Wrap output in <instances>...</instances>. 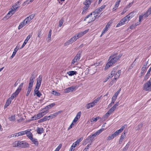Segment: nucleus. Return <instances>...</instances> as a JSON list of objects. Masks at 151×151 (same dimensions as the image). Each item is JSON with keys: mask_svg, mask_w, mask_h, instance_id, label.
<instances>
[{"mask_svg": "<svg viewBox=\"0 0 151 151\" xmlns=\"http://www.w3.org/2000/svg\"><path fill=\"white\" fill-rule=\"evenodd\" d=\"M109 62L106 64L105 67L104 69L105 70L108 69L110 66L114 64L118 60L114 55H112L109 57Z\"/></svg>", "mask_w": 151, "mask_h": 151, "instance_id": "f257e3e1", "label": "nucleus"}, {"mask_svg": "<svg viewBox=\"0 0 151 151\" xmlns=\"http://www.w3.org/2000/svg\"><path fill=\"white\" fill-rule=\"evenodd\" d=\"M19 3V1H18L14 5H13L12 6V7H13V9H12L11 11H9L8 14H6V15L4 17V19H8L14 13V12H13L15 10L19 7V5L17 4V3Z\"/></svg>", "mask_w": 151, "mask_h": 151, "instance_id": "f03ea898", "label": "nucleus"}, {"mask_svg": "<svg viewBox=\"0 0 151 151\" xmlns=\"http://www.w3.org/2000/svg\"><path fill=\"white\" fill-rule=\"evenodd\" d=\"M94 0H85V1L83 3L84 6L83 9L82 13V14H84L86 12L87 9L90 6L91 3Z\"/></svg>", "mask_w": 151, "mask_h": 151, "instance_id": "7ed1b4c3", "label": "nucleus"}, {"mask_svg": "<svg viewBox=\"0 0 151 151\" xmlns=\"http://www.w3.org/2000/svg\"><path fill=\"white\" fill-rule=\"evenodd\" d=\"M16 146L21 148H26L29 146L27 143L24 142V141H16L15 142Z\"/></svg>", "mask_w": 151, "mask_h": 151, "instance_id": "20e7f679", "label": "nucleus"}, {"mask_svg": "<svg viewBox=\"0 0 151 151\" xmlns=\"http://www.w3.org/2000/svg\"><path fill=\"white\" fill-rule=\"evenodd\" d=\"M143 89L146 91H151V82L147 81L143 86Z\"/></svg>", "mask_w": 151, "mask_h": 151, "instance_id": "39448f33", "label": "nucleus"}, {"mask_svg": "<svg viewBox=\"0 0 151 151\" xmlns=\"http://www.w3.org/2000/svg\"><path fill=\"white\" fill-rule=\"evenodd\" d=\"M82 52V51H79L78 52L72 61V64H73L77 62L78 61L81 57Z\"/></svg>", "mask_w": 151, "mask_h": 151, "instance_id": "423d86ee", "label": "nucleus"}, {"mask_svg": "<svg viewBox=\"0 0 151 151\" xmlns=\"http://www.w3.org/2000/svg\"><path fill=\"white\" fill-rule=\"evenodd\" d=\"M121 73V70H118L116 73L114 74V77L113 79H112L110 82V84L111 85H112L114 84V83L116 81L114 80L115 79L116 81L119 78L120 75Z\"/></svg>", "mask_w": 151, "mask_h": 151, "instance_id": "0eeeda50", "label": "nucleus"}, {"mask_svg": "<svg viewBox=\"0 0 151 151\" xmlns=\"http://www.w3.org/2000/svg\"><path fill=\"white\" fill-rule=\"evenodd\" d=\"M106 6V5H104L101 6L100 7L95 9L94 11L93 12V15H95L96 14H99L100 12H102Z\"/></svg>", "mask_w": 151, "mask_h": 151, "instance_id": "6e6552de", "label": "nucleus"}, {"mask_svg": "<svg viewBox=\"0 0 151 151\" xmlns=\"http://www.w3.org/2000/svg\"><path fill=\"white\" fill-rule=\"evenodd\" d=\"M127 125L124 124L123 126H122L120 129L118 130H117L116 132H115L113 134L114 136L115 137L117 136L119 134L121 133L124 129V128L127 127Z\"/></svg>", "mask_w": 151, "mask_h": 151, "instance_id": "1a4fd4ad", "label": "nucleus"}, {"mask_svg": "<svg viewBox=\"0 0 151 151\" xmlns=\"http://www.w3.org/2000/svg\"><path fill=\"white\" fill-rule=\"evenodd\" d=\"M127 20L126 19V18L124 17L123 19H122L117 24L116 27H119L124 24H125L127 23Z\"/></svg>", "mask_w": 151, "mask_h": 151, "instance_id": "9d476101", "label": "nucleus"}, {"mask_svg": "<svg viewBox=\"0 0 151 151\" xmlns=\"http://www.w3.org/2000/svg\"><path fill=\"white\" fill-rule=\"evenodd\" d=\"M76 40L75 36H73L70 38L68 41L65 42L64 44L65 46L68 45L73 43V42Z\"/></svg>", "mask_w": 151, "mask_h": 151, "instance_id": "9b49d317", "label": "nucleus"}, {"mask_svg": "<svg viewBox=\"0 0 151 151\" xmlns=\"http://www.w3.org/2000/svg\"><path fill=\"white\" fill-rule=\"evenodd\" d=\"M135 15L134 12V11L130 12L129 14L128 15L125 17L126 19L127 20V23H128V22Z\"/></svg>", "mask_w": 151, "mask_h": 151, "instance_id": "f8f14e48", "label": "nucleus"}, {"mask_svg": "<svg viewBox=\"0 0 151 151\" xmlns=\"http://www.w3.org/2000/svg\"><path fill=\"white\" fill-rule=\"evenodd\" d=\"M31 131V129H28L24 131L25 132V133H25V134H26L27 136L29 139H31V137L32 138L33 137V134L32 133L30 132Z\"/></svg>", "mask_w": 151, "mask_h": 151, "instance_id": "ddd939ff", "label": "nucleus"}, {"mask_svg": "<svg viewBox=\"0 0 151 151\" xmlns=\"http://www.w3.org/2000/svg\"><path fill=\"white\" fill-rule=\"evenodd\" d=\"M32 35H29L25 39V40L24 41V42L22 44V46L20 47V49H21L22 48L26 45V44H27V42L28 40H29V39L32 36Z\"/></svg>", "mask_w": 151, "mask_h": 151, "instance_id": "4468645a", "label": "nucleus"}, {"mask_svg": "<svg viewBox=\"0 0 151 151\" xmlns=\"http://www.w3.org/2000/svg\"><path fill=\"white\" fill-rule=\"evenodd\" d=\"M75 88L74 87L70 86L65 89L64 90V92L65 93H68L70 92H72L74 90Z\"/></svg>", "mask_w": 151, "mask_h": 151, "instance_id": "2eb2a0df", "label": "nucleus"}, {"mask_svg": "<svg viewBox=\"0 0 151 151\" xmlns=\"http://www.w3.org/2000/svg\"><path fill=\"white\" fill-rule=\"evenodd\" d=\"M48 112V111L47 110H45L43 111H42L38 114H37V116L38 117V118H40L43 116L45 115Z\"/></svg>", "mask_w": 151, "mask_h": 151, "instance_id": "dca6fc26", "label": "nucleus"}, {"mask_svg": "<svg viewBox=\"0 0 151 151\" xmlns=\"http://www.w3.org/2000/svg\"><path fill=\"white\" fill-rule=\"evenodd\" d=\"M20 92V91H19V90L17 89L16 91L12 93L11 97H9V98H11L12 100L14 98L16 97L19 94Z\"/></svg>", "mask_w": 151, "mask_h": 151, "instance_id": "f3484780", "label": "nucleus"}, {"mask_svg": "<svg viewBox=\"0 0 151 151\" xmlns=\"http://www.w3.org/2000/svg\"><path fill=\"white\" fill-rule=\"evenodd\" d=\"M116 68H114L112 70L110 74L109 75L107 78V79L111 78L114 76L115 72L116 71Z\"/></svg>", "mask_w": 151, "mask_h": 151, "instance_id": "a211bd4d", "label": "nucleus"}, {"mask_svg": "<svg viewBox=\"0 0 151 151\" xmlns=\"http://www.w3.org/2000/svg\"><path fill=\"white\" fill-rule=\"evenodd\" d=\"M40 76L37 78V83L36 86L39 88H40L42 81V78H40Z\"/></svg>", "mask_w": 151, "mask_h": 151, "instance_id": "6ab92c4d", "label": "nucleus"}, {"mask_svg": "<svg viewBox=\"0 0 151 151\" xmlns=\"http://www.w3.org/2000/svg\"><path fill=\"white\" fill-rule=\"evenodd\" d=\"M55 105V103H52L51 104H49L46 107H45L44 108L42 109V110H44V109H45L46 110H47L48 111V110L51 109V108L54 106Z\"/></svg>", "mask_w": 151, "mask_h": 151, "instance_id": "aec40b11", "label": "nucleus"}, {"mask_svg": "<svg viewBox=\"0 0 151 151\" xmlns=\"http://www.w3.org/2000/svg\"><path fill=\"white\" fill-rule=\"evenodd\" d=\"M32 142H33V143L35 144V145L37 146H38L39 143L37 139L34 138L33 137L31 138V139H30Z\"/></svg>", "mask_w": 151, "mask_h": 151, "instance_id": "412c9836", "label": "nucleus"}, {"mask_svg": "<svg viewBox=\"0 0 151 151\" xmlns=\"http://www.w3.org/2000/svg\"><path fill=\"white\" fill-rule=\"evenodd\" d=\"M12 100L11 99V98H9L7 100L6 103L4 106V108L5 109L6 108L11 104Z\"/></svg>", "mask_w": 151, "mask_h": 151, "instance_id": "4be33fe9", "label": "nucleus"}, {"mask_svg": "<svg viewBox=\"0 0 151 151\" xmlns=\"http://www.w3.org/2000/svg\"><path fill=\"white\" fill-rule=\"evenodd\" d=\"M34 15L32 14L27 17L26 19L24 20L25 22V24H27L28 22H29L34 18Z\"/></svg>", "mask_w": 151, "mask_h": 151, "instance_id": "5701e85b", "label": "nucleus"}, {"mask_svg": "<svg viewBox=\"0 0 151 151\" xmlns=\"http://www.w3.org/2000/svg\"><path fill=\"white\" fill-rule=\"evenodd\" d=\"M93 138V137L91 135H90L86 139L85 142L86 143L92 142Z\"/></svg>", "mask_w": 151, "mask_h": 151, "instance_id": "b1692460", "label": "nucleus"}, {"mask_svg": "<svg viewBox=\"0 0 151 151\" xmlns=\"http://www.w3.org/2000/svg\"><path fill=\"white\" fill-rule=\"evenodd\" d=\"M19 49V47H18L17 46L16 47L14 48V51L12 55V56L10 57V59H12L15 55L17 51Z\"/></svg>", "mask_w": 151, "mask_h": 151, "instance_id": "393cba45", "label": "nucleus"}, {"mask_svg": "<svg viewBox=\"0 0 151 151\" xmlns=\"http://www.w3.org/2000/svg\"><path fill=\"white\" fill-rule=\"evenodd\" d=\"M26 24H25V22L24 20L23 22H22L20 23L18 27V29H21Z\"/></svg>", "mask_w": 151, "mask_h": 151, "instance_id": "a878e982", "label": "nucleus"}, {"mask_svg": "<svg viewBox=\"0 0 151 151\" xmlns=\"http://www.w3.org/2000/svg\"><path fill=\"white\" fill-rule=\"evenodd\" d=\"M25 132L24 131H22L17 133H15V135L16 136V137L23 135L25 134V133H25Z\"/></svg>", "mask_w": 151, "mask_h": 151, "instance_id": "bb28decb", "label": "nucleus"}, {"mask_svg": "<svg viewBox=\"0 0 151 151\" xmlns=\"http://www.w3.org/2000/svg\"><path fill=\"white\" fill-rule=\"evenodd\" d=\"M125 135L124 134V133H122L119 141V144H121L122 143V142L124 139V138L125 137Z\"/></svg>", "mask_w": 151, "mask_h": 151, "instance_id": "cd10ccee", "label": "nucleus"}, {"mask_svg": "<svg viewBox=\"0 0 151 151\" xmlns=\"http://www.w3.org/2000/svg\"><path fill=\"white\" fill-rule=\"evenodd\" d=\"M36 131L38 134H41L43 133L44 131L43 128L42 127H38Z\"/></svg>", "mask_w": 151, "mask_h": 151, "instance_id": "c85d7f7f", "label": "nucleus"}, {"mask_svg": "<svg viewBox=\"0 0 151 151\" xmlns=\"http://www.w3.org/2000/svg\"><path fill=\"white\" fill-rule=\"evenodd\" d=\"M34 78H30V80H29V86H30V87H32L33 86V83L34 82Z\"/></svg>", "mask_w": 151, "mask_h": 151, "instance_id": "c756f323", "label": "nucleus"}, {"mask_svg": "<svg viewBox=\"0 0 151 151\" xmlns=\"http://www.w3.org/2000/svg\"><path fill=\"white\" fill-rule=\"evenodd\" d=\"M88 29L86 30L83 32H82L78 33V34L81 37L83 36L85 34H86L88 32Z\"/></svg>", "mask_w": 151, "mask_h": 151, "instance_id": "7c9ffc66", "label": "nucleus"}, {"mask_svg": "<svg viewBox=\"0 0 151 151\" xmlns=\"http://www.w3.org/2000/svg\"><path fill=\"white\" fill-rule=\"evenodd\" d=\"M77 73L76 71H70L67 72V74L70 76H72L74 75H76Z\"/></svg>", "mask_w": 151, "mask_h": 151, "instance_id": "2f4dec72", "label": "nucleus"}, {"mask_svg": "<svg viewBox=\"0 0 151 151\" xmlns=\"http://www.w3.org/2000/svg\"><path fill=\"white\" fill-rule=\"evenodd\" d=\"M32 87H30V86H28V87L27 88V91L26 94V96H27L29 95L31 91L32 90Z\"/></svg>", "mask_w": 151, "mask_h": 151, "instance_id": "473e14b6", "label": "nucleus"}, {"mask_svg": "<svg viewBox=\"0 0 151 151\" xmlns=\"http://www.w3.org/2000/svg\"><path fill=\"white\" fill-rule=\"evenodd\" d=\"M52 31L51 29H50L49 31V34L48 35V38H47V41L48 42H49L51 39V34H52Z\"/></svg>", "mask_w": 151, "mask_h": 151, "instance_id": "72a5a7b5", "label": "nucleus"}, {"mask_svg": "<svg viewBox=\"0 0 151 151\" xmlns=\"http://www.w3.org/2000/svg\"><path fill=\"white\" fill-rule=\"evenodd\" d=\"M109 27L107 26H106L103 29L101 35H103L108 31V29Z\"/></svg>", "mask_w": 151, "mask_h": 151, "instance_id": "f704fd0d", "label": "nucleus"}, {"mask_svg": "<svg viewBox=\"0 0 151 151\" xmlns=\"http://www.w3.org/2000/svg\"><path fill=\"white\" fill-rule=\"evenodd\" d=\"M151 14V12L149 11V10H148L146 12V13H145V14H143V15H144L145 17L147 18Z\"/></svg>", "mask_w": 151, "mask_h": 151, "instance_id": "c9c22d12", "label": "nucleus"}, {"mask_svg": "<svg viewBox=\"0 0 151 151\" xmlns=\"http://www.w3.org/2000/svg\"><path fill=\"white\" fill-rule=\"evenodd\" d=\"M142 125L143 124L142 123H141L138 124L135 128L136 130H139V129L142 127Z\"/></svg>", "mask_w": 151, "mask_h": 151, "instance_id": "e433bc0d", "label": "nucleus"}, {"mask_svg": "<svg viewBox=\"0 0 151 151\" xmlns=\"http://www.w3.org/2000/svg\"><path fill=\"white\" fill-rule=\"evenodd\" d=\"M83 139V138L82 137H81L79 139H77L76 142H75L74 143H75V144L76 145H78L79 143L82 141V140Z\"/></svg>", "mask_w": 151, "mask_h": 151, "instance_id": "4c0bfd02", "label": "nucleus"}, {"mask_svg": "<svg viewBox=\"0 0 151 151\" xmlns=\"http://www.w3.org/2000/svg\"><path fill=\"white\" fill-rule=\"evenodd\" d=\"M52 93L53 94V95H54L55 96H60V93L57 92V91H52Z\"/></svg>", "mask_w": 151, "mask_h": 151, "instance_id": "58836bf2", "label": "nucleus"}, {"mask_svg": "<svg viewBox=\"0 0 151 151\" xmlns=\"http://www.w3.org/2000/svg\"><path fill=\"white\" fill-rule=\"evenodd\" d=\"M94 106L93 104L92 103H90L86 105V108L87 109H89L91 107H92Z\"/></svg>", "mask_w": 151, "mask_h": 151, "instance_id": "ea45409f", "label": "nucleus"}, {"mask_svg": "<svg viewBox=\"0 0 151 151\" xmlns=\"http://www.w3.org/2000/svg\"><path fill=\"white\" fill-rule=\"evenodd\" d=\"M36 95L38 97H40L42 95V94L40 93L39 91L35 93H34V95L35 96Z\"/></svg>", "mask_w": 151, "mask_h": 151, "instance_id": "a19ab883", "label": "nucleus"}, {"mask_svg": "<svg viewBox=\"0 0 151 151\" xmlns=\"http://www.w3.org/2000/svg\"><path fill=\"white\" fill-rule=\"evenodd\" d=\"M9 119L11 121H14L15 120V117L14 115H12L9 118Z\"/></svg>", "mask_w": 151, "mask_h": 151, "instance_id": "79ce46f5", "label": "nucleus"}, {"mask_svg": "<svg viewBox=\"0 0 151 151\" xmlns=\"http://www.w3.org/2000/svg\"><path fill=\"white\" fill-rule=\"evenodd\" d=\"M115 137L114 136L113 134H112L110 135L107 138V140H110L111 139H113Z\"/></svg>", "mask_w": 151, "mask_h": 151, "instance_id": "37998d69", "label": "nucleus"}, {"mask_svg": "<svg viewBox=\"0 0 151 151\" xmlns=\"http://www.w3.org/2000/svg\"><path fill=\"white\" fill-rule=\"evenodd\" d=\"M129 146V144L127 143L126 145L123 148L122 151H126L128 149Z\"/></svg>", "mask_w": 151, "mask_h": 151, "instance_id": "c03bdc74", "label": "nucleus"}, {"mask_svg": "<svg viewBox=\"0 0 151 151\" xmlns=\"http://www.w3.org/2000/svg\"><path fill=\"white\" fill-rule=\"evenodd\" d=\"M56 116V114L55 113H54V114H52L49 116H48V117L49 118V119H52L54 118H55Z\"/></svg>", "mask_w": 151, "mask_h": 151, "instance_id": "a18cd8bd", "label": "nucleus"}, {"mask_svg": "<svg viewBox=\"0 0 151 151\" xmlns=\"http://www.w3.org/2000/svg\"><path fill=\"white\" fill-rule=\"evenodd\" d=\"M81 114V111L78 112L76 116V118H78V119H79Z\"/></svg>", "mask_w": 151, "mask_h": 151, "instance_id": "49530a36", "label": "nucleus"}, {"mask_svg": "<svg viewBox=\"0 0 151 151\" xmlns=\"http://www.w3.org/2000/svg\"><path fill=\"white\" fill-rule=\"evenodd\" d=\"M93 14V12H92L90 14H89L88 15L86 16L85 17V18L84 19V21H86V19L88 18V17L91 16Z\"/></svg>", "mask_w": 151, "mask_h": 151, "instance_id": "de8ad7c7", "label": "nucleus"}, {"mask_svg": "<svg viewBox=\"0 0 151 151\" xmlns=\"http://www.w3.org/2000/svg\"><path fill=\"white\" fill-rule=\"evenodd\" d=\"M99 119V117H97L96 118H92L91 120V122H96Z\"/></svg>", "mask_w": 151, "mask_h": 151, "instance_id": "09e8293b", "label": "nucleus"}, {"mask_svg": "<svg viewBox=\"0 0 151 151\" xmlns=\"http://www.w3.org/2000/svg\"><path fill=\"white\" fill-rule=\"evenodd\" d=\"M150 75V74H147H147L145 75V77L144 78V80H147L149 77Z\"/></svg>", "mask_w": 151, "mask_h": 151, "instance_id": "8fccbe9b", "label": "nucleus"}, {"mask_svg": "<svg viewBox=\"0 0 151 151\" xmlns=\"http://www.w3.org/2000/svg\"><path fill=\"white\" fill-rule=\"evenodd\" d=\"M104 129L103 128H101L98 130L97 131H96V132L98 134V135H99L104 130Z\"/></svg>", "mask_w": 151, "mask_h": 151, "instance_id": "3c124183", "label": "nucleus"}, {"mask_svg": "<svg viewBox=\"0 0 151 151\" xmlns=\"http://www.w3.org/2000/svg\"><path fill=\"white\" fill-rule=\"evenodd\" d=\"M24 83H22L19 86L18 88H17V89L19 90V91H20L22 88V87Z\"/></svg>", "mask_w": 151, "mask_h": 151, "instance_id": "603ef678", "label": "nucleus"}, {"mask_svg": "<svg viewBox=\"0 0 151 151\" xmlns=\"http://www.w3.org/2000/svg\"><path fill=\"white\" fill-rule=\"evenodd\" d=\"M64 22L63 20V19H61L59 21V26L60 27H61L63 25V22Z\"/></svg>", "mask_w": 151, "mask_h": 151, "instance_id": "864d4df0", "label": "nucleus"}, {"mask_svg": "<svg viewBox=\"0 0 151 151\" xmlns=\"http://www.w3.org/2000/svg\"><path fill=\"white\" fill-rule=\"evenodd\" d=\"M61 145L60 144L56 148L54 151H59V150L61 147Z\"/></svg>", "mask_w": 151, "mask_h": 151, "instance_id": "5fc2aeb1", "label": "nucleus"}, {"mask_svg": "<svg viewBox=\"0 0 151 151\" xmlns=\"http://www.w3.org/2000/svg\"><path fill=\"white\" fill-rule=\"evenodd\" d=\"M110 114L109 113V112H107L104 116V117L107 119L110 116Z\"/></svg>", "mask_w": 151, "mask_h": 151, "instance_id": "6e6d98bb", "label": "nucleus"}, {"mask_svg": "<svg viewBox=\"0 0 151 151\" xmlns=\"http://www.w3.org/2000/svg\"><path fill=\"white\" fill-rule=\"evenodd\" d=\"M144 17V15L142 14L141 15H139V21L140 22L141 20L142 19L143 17Z\"/></svg>", "mask_w": 151, "mask_h": 151, "instance_id": "4d7b16f0", "label": "nucleus"}, {"mask_svg": "<svg viewBox=\"0 0 151 151\" xmlns=\"http://www.w3.org/2000/svg\"><path fill=\"white\" fill-rule=\"evenodd\" d=\"M37 114L36 115H35L34 116H32V120H35L38 119H39V118H38V117L37 116Z\"/></svg>", "mask_w": 151, "mask_h": 151, "instance_id": "13d9d810", "label": "nucleus"}, {"mask_svg": "<svg viewBox=\"0 0 151 151\" xmlns=\"http://www.w3.org/2000/svg\"><path fill=\"white\" fill-rule=\"evenodd\" d=\"M134 3V1H133L132 2L129 3V4L127 6V7L129 8L132 6Z\"/></svg>", "mask_w": 151, "mask_h": 151, "instance_id": "bf43d9fd", "label": "nucleus"}, {"mask_svg": "<svg viewBox=\"0 0 151 151\" xmlns=\"http://www.w3.org/2000/svg\"><path fill=\"white\" fill-rule=\"evenodd\" d=\"M49 117H48V116H44L43 118L45 121H46L47 120H49L50 119H48Z\"/></svg>", "mask_w": 151, "mask_h": 151, "instance_id": "052dcab7", "label": "nucleus"}, {"mask_svg": "<svg viewBox=\"0 0 151 151\" xmlns=\"http://www.w3.org/2000/svg\"><path fill=\"white\" fill-rule=\"evenodd\" d=\"M147 67L145 66V65H143L142 68L141 70L144 71L145 72V70L147 69Z\"/></svg>", "mask_w": 151, "mask_h": 151, "instance_id": "680f3d73", "label": "nucleus"}, {"mask_svg": "<svg viewBox=\"0 0 151 151\" xmlns=\"http://www.w3.org/2000/svg\"><path fill=\"white\" fill-rule=\"evenodd\" d=\"M116 99V98H115L114 97H112L111 98V103L114 104Z\"/></svg>", "mask_w": 151, "mask_h": 151, "instance_id": "e2e57ef3", "label": "nucleus"}, {"mask_svg": "<svg viewBox=\"0 0 151 151\" xmlns=\"http://www.w3.org/2000/svg\"><path fill=\"white\" fill-rule=\"evenodd\" d=\"M39 88H40L35 86V88L34 89V93H35L36 92H37V91H39Z\"/></svg>", "mask_w": 151, "mask_h": 151, "instance_id": "0e129e2a", "label": "nucleus"}, {"mask_svg": "<svg viewBox=\"0 0 151 151\" xmlns=\"http://www.w3.org/2000/svg\"><path fill=\"white\" fill-rule=\"evenodd\" d=\"M100 97H98L95 100H94V102L97 104V102L99 101V100H100Z\"/></svg>", "mask_w": 151, "mask_h": 151, "instance_id": "69168bd1", "label": "nucleus"}, {"mask_svg": "<svg viewBox=\"0 0 151 151\" xmlns=\"http://www.w3.org/2000/svg\"><path fill=\"white\" fill-rule=\"evenodd\" d=\"M114 111L111 108L108 111V112H109V113L111 114V113Z\"/></svg>", "mask_w": 151, "mask_h": 151, "instance_id": "338daca9", "label": "nucleus"}, {"mask_svg": "<svg viewBox=\"0 0 151 151\" xmlns=\"http://www.w3.org/2000/svg\"><path fill=\"white\" fill-rule=\"evenodd\" d=\"M73 123L72 122V123L69 126V127L68 128V130L69 129H71L73 126L74 125V124H73Z\"/></svg>", "mask_w": 151, "mask_h": 151, "instance_id": "774afa93", "label": "nucleus"}]
</instances>
